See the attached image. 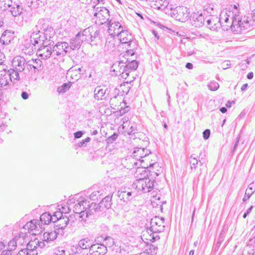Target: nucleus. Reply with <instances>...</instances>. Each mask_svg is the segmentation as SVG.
<instances>
[{"instance_id":"f257e3e1","label":"nucleus","mask_w":255,"mask_h":255,"mask_svg":"<svg viewBox=\"0 0 255 255\" xmlns=\"http://www.w3.org/2000/svg\"><path fill=\"white\" fill-rule=\"evenodd\" d=\"M235 15H232L231 17V22L230 23V27L233 32L236 34L241 33L243 30H250L251 26V20H248V18L244 17L243 18L237 17Z\"/></svg>"},{"instance_id":"f03ea898","label":"nucleus","mask_w":255,"mask_h":255,"mask_svg":"<svg viewBox=\"0 0 255 255\" xmlns=\"http://www.w3.org/2000/svg\"><path fill=\"white\" fill-rule=\"evenodd\" d=\"M154 180L149 178V176H144V178L136 179L132 184V186L138 190L143 192H149L154 188Z\"/></svg>"},{"instance_id":"7ed1b4c3","label":"nucleus","mask_w":255,"mask_h":255,"mask_svg":"<svg viewBox=\"0 0 255 255\" xmlns=\"http://www.w3.org/2000/svg\"><path fill=\"white\" fill-rule=\"evenodd\" d=\"M96 11L94 12V17L97 18L96 23L102 25L110 20L109 10L105 7H98L95 8Z\"/></svg>"},{"instance_id":"20e7f679","label":"nucleus","mask_w":255,"mask_h":255,"mask_svg":"<svg viewBox=\"0 0 255 255\" xmlns=\"http://www.w3.org/2000/svg\"><path fill=\"white\" fill-rule=\"evenodd\" d=\"M171 15L176 20L184 22L188 19L189 12L186 7L178 6L171 9Z\"/></svg>"},{"instance_id":"39448f33","label":"nucleus","mask_w":255,"mask_h":255,"mask_svg":"<svg viewBox=\"0 0 255 255\" xmlns=\"http://www.w3.org/2000/svg\"><path fill=\"white\" fill-rule=\"evenodd\" d=\"M87 200L85 197L80 196L75 204L73 206V211L76 214H80L79 217L82 220L85 221L86 207Z\"/></svg>"},{"instance_id":"423d86ee","label":"nucleus","mask_w":255,"mask_h":255,"mask_svg":"<svg viewBox=\"0 0 255 255\" xmlns=\"http://www.w3.org/2000/svg\"><path fill=\"white\" fill-rule=\"evenodd\" d=\"M110 88L105 89L101 88V86H97L94 90V97L97 100L110 99L111 101L117 98V96H113L110 94Z\"/></svg>"},{"instance_id":"0eeeda50","label":"nucleus","mask_w":255,"mask_h":255,"mask_svg":"<svg viewBox=\"0 0 255 255\" xmlns=\"http://www.w3.org/2000/svg\"><path fill=\"white\" fill-rule=\"evenodd\" d=\"M164 221L163 218H159L157 216L151 219L150 228L147 229L146 232L148 233L163 232L165 228Z\"/></svg>"},{"instance_id":"6e6552de","label":"nucleus","mask_w":255,"mask_h":255,"mask_svg":"<svg viewBox=\"0 0 255 255\" xmlns=\"http://www.w3.org/2000/svg\"><path fill=\"white\" fill-rule=\"evenodd\" d=\"M43 35L41 33L36 30L33 32L30 37V43L32 45L36 46H42L45 44L51 45V42L44 39Z\"/></svg>"},{"instance_id":"1a4fd4ad","label":"nucleus","mask_w":255,"mask_h":255,"mask_svg":"<svg viewBox=\"0 0 255 255\" xmlns=\"http://www.w3.org/2000/svg\"><path fill=\"white\" fill-rule=\"evenodd\" d=\"M36 243H38V239H37L30 241L27 244L26 248L20 250L17 255H37Z\"/></svg>"},{"instance_id":"9d476101","label":"nucleus","mask_w":255,"mask_h":255,"mask_svg":"<svg viewBox=\"0 0 255 255\" xmlns=\"http://www.w3.org/2000/svg\"><path fill=\"white\" fill-rule=\"evenodd\" d=\"M118 197L124 203H127L136 196V193L132 192L126 187L121 188L118 192Z\"/></svg>"},{"instance_id":"9b49d317","label":"nucleus","mask_w":255,"mask_h":255,"mask_svg":"<svg viewBox=\"0 0 255 255\" xmlns=\"http://www.w3.org/2000/svg\"><path fill=\"white\" fill-rule=\"evenodd\" d=\"M111 72H114L116 76L121 75L123 79H126L127 77L123 76L126 73L125 63L123 61H117L114 63L111 68Z\"/></svg>"},{"instance_id":"f8f14e48","label":"nucleus","mask_w":255,"mask_h":255,"mask_svg":"<svg viewBox=\"0 0 255 255\" xmlns=\"http://www.w3.org/2000/svg\"><path fill=\"white\" fill-rule=\"evenodd\" d=\"M51 45L45 44L41 46L37 50V56L41 59L46 60L49 58L52 54L53 55Z\"/></svg>"},{"instance_id":"ddd939ff","label":"nucleus","mask_w":255,"mask_h":255,"mask_svg":"<svg viewBox=\"0 0 255 255\" xmlns=\"http://www.w3.org/2000/svg\"><path fill=\"white\" fill-rule=\"evenodd\" d=\"M107 25L108 26V32L109 35L113 36H117L124 29L122 24L119 21L112 22L111 19L107 23Z\"/></svg>"},{"instance_id":"4468645a","label":"nucleus","mask_w":255,"mask_h":255,"mask_svg":"<svg viewBox=\"0 0 255 255\" xmlns=\"http://www.w3.org/2000/svg\"><path fill=\"white\" fill-rule=\"evenodd\" d=\"M69 44L66 42H58L53 48V55L64 56L68 52Z\"/></svg>"},{"instance_id":"2eb2a0df","label":"nucleus","mask_w":255,"mask_h":255,"mask_svg":"<svg viewBox=\"0 0 255 255\" xmlns=\"http://www.w3.org/2000/svg\"><path fill=\"white\" fill-rule=\"evenodd\" d=\"M58 235H63L64 232H60L59 231L56 230L54 228L53 230H48L45 232L43 235V239L44 241H46L47 244L53 241L56 239Z\"/></svg>"},{"instance_id":"dca6fc26","label":"nucleus","mask_w":255,"mask_h":255,"mask_svg":"<svg viewBox=\"0 0 255 255\" xmlns=\"http://www.w3.org/2000/svg\"><path fill=\"white\" fill-rule=\"evenodd\" d=\"M27 63L24 57L16 56L12 61V66L18 71L22 72L26 66Z\"/></svg>"},{"instance_id":"f3484780","label":"nucleus","mask_w":255,"mask_h":255,"mask_svg":"<svg viewBox=\"0 0 255 255\" xmlns=\"http://www.w3.org/2000/svg\"><path fill=\"white\" fill-rule=\"evenodd\" d=\"M151 151L145 148L136 147L132 153V156L136 159L140 160L141 158L147 156Z\"/></svg>"},{"instance_id":"a211bd4d","label":"nucleus","mask_w":255,"mask_h":255,"mask_svg":"<svg viewBox=\"0 0 255 255\" xmlns=\"http://www.w3.org/2000/svg\"><path fill=\"white\" fill-rule=\"evenodd\" d=\"M42 62L39 59H32L27 62L26 67L29 71H33L35 72L41 69Z\"/></svg>"},{"instance_id":"6ab92c4d","label":"nucleus","mask_w":255,"mask_h":255,"mask_svg":"<svg viewBox=\"0 0 255 255\" xmlns=\"http://www.w3.org/2000/svg\"><path fill=\"white\" fill-rule=\"evenodd\" d=\"M125 63V67L126 70V74H125L123 76L127 77V78L129 76V73L131 71H134L137 68L138 66V62L135 60H131V61L129 60L128 58Z\"/></svg>"},{"instance_id":"aec40b11","label":"nucleus","mask_w":255,"mask_h":255,"mask_svg":"<svg viewBox=\"0 0 255 255\" xmlns=\"http://www.w3.org/2000/svg\"><path fill=\"white\" fill-rule=\"evenodd\" d=\"M121 42L123 44H130L131 42H135L132 40L133 37L126 30L123 29L121 32L117 35Z\"/></svg>"},{"instance_id":"412c9836","label":"nucleus","mask_w":255,"mask_h":255,"mask_svg":"<svg viewBox=\"0 0 255 255\" xmlns=\"http://www.w3.org/2000/svg\"><path fill=\"white\" fill-rule=\"evenodd\" d=\"M107 249L102 244H93L90 248V253L95 255H105L107 252Z\"/></svg>"},{"instance_id":"4be33fe9","label":"nucleus","mask_w":255,"mask_h":255,"mask_svg":"<svg viewBox=\"0 0 255 255\" xmlns=\"http://www.w3.org/2000/svg\"><path fill=\"white\" fill-rule=\"evenodd\" d=\"M92 245V242L88 238L83 239L78 242L77 247L76 248L77 250L76 252H81V250L87 249H89V251L90 252V248H91Z\"/></svg>"},{"instance_id":"5701e85b","label":"nucleus","mask_w":255,"mask_h":255,"mask_svg":"<svg viewBox=\"0 0 255 255\" xmlns=\"http://www.w3.org/2000/svg\"><path fill=\"white\" fill-rule=\"evenodd\" d=\"M190 21L192 25L196 27H200L203 25L205 19L202 13H194L191 17Z\"/></svg>"},{"instance_id":"b1692460","label":"nucleus","mask_w":255,"mask_h":255,"mask_svg":"<svg viewBox=\"0 0 255 255\" xmlns=\"http://www.w3.org/2000/svg\"><path fill=\"white\" fill-rule=\"evenodd\" d=\"M83 42L80 37V32H79L74 37L71 39L69 44V49L72 50L79 49Z\"/></svg>"},{"instance_id":"393cba45","label":"nucleus","mask_w":255,"mask_h":255,"mask_svg":"<svg viewBox=\"0 0 255 255\" xmlns=\"http://www.w3.org/2000/svg\"><path fill=\"white\" fill-rule=\"evenodd\" d=\"M69 218L67 216L59 218V220L56 223V226H54V228L62 232L69 223Z\"/></svg>"},{"instance_id":"a878e982","label":"nucleus","mask_w":255,"mask_h":255,"mask_svg":"<svg viewBox=\"0 0 255 255\" xmlns=\"http://www.w3.org/2000/svg\"><path fill=\"white\" fill-rule=\"evenodd\" d=\"M122 126L125 132L128 135L134 134L136 132V125L134 124H130V122H124Z\"/></svg>"},{"instance_id":"bb28decb","label":"nucleus","mask_w":255,"mask_h":255,"mask_svg":"<svg viewBox=\"0 0 255 255\" xmlns=\"http://www.w3.org/2000/svg\"><path fill=\"white\" fill-rule=\"evenodd\" d=\"M51 25H52L50 24V21L48 19L44 18L39 19L37 24L36 25V31H39V32L41 33Z\"/></svg>"},{"instance_id":"cd10ccee","label":"nucleus","mask_w":255,"mask_h":255,"mask_svg":"<svg viewBox=\"0 0 255 255\" xmlns=\"http://www.w3.org/2000/svg\"><path fill=\"white\" fill-rule=\"evenodd\" d=\"M98 208V206L97 205L96 203L92 202L89 204V202L87 201V205L86 207L85 211V221H86L87 218H88L89 215L94 214L95 212H99V210Z\"/></svg>"},{"instance_id":"c85d7f7f","label":"nucleus","mask_w":255,"mask_h":255,"mask_svg":"<svg viewBox=\"0 0 255 255\" xmlns=\"http://www.w3.org/2000/svg\"><path fill=\"white\" fill-rule=\"evenodd\" d=\"M13 33L7 30L4 31L0 38V42L3 45H8L13 39Z\"/></svg>"},{"instance_id":"c756f323","label":"nucleus","mask_w":255,"mask_h":255,"mask_svg":"<svg viewBox=\"0 0 255 255\" xmlns=\"http://www.w3.org/2000/svg\"><path fill=\"white\" fill-rule=\"evenodd\" d=\"M92 33L90 37L91 44H96L99 42L102 38V30L100 28H97L96 30H92Z\"/></svg>"},{"instance_id":"7c9ffc66","label":"nucleus","mask_w":255,"mask_h":255,"mask_svg":"<svg viewBox=\"0 0 255 255\" xmlns=\"http://www.w3.org/2000/svg\"><path fill=\"white\" fill-rule=\"evenodd\" d=\"M242 255H255V243L254 241L250 240L248 245L244 250Z\"/></svg>"},{"instance_id":"2f4dec72","label":"nucleus","mask_w":255,"mask_h":255,"mask_svg":"<svg viewBox=\"0 0 255 255\" xmlns=\"http://www.w3.org/2000/svg\"><path fill=\"white\" fill-rule=\"evenodd\" d=\"M19 72H20L18 71L17 70L13 68L7 70L6 74L9 77L11 82L13 83H16L20 79Z\"/></svg>"},{"instance_id":"473e14b6","label":"nucleus","mask_w":255,"mask_h":255,"mask_svg":"<svg viewBox=\"0 0 255 255\" xmlns=\"http://www.w3.org/2000/svg\"><path fill=\"white\" fill-rule=\"evenodd\" d=\"M220 21H218V19H208L206 21L207 27L211 30H216L221 25V23H219Z\"/></svg>"},{"instance_id":"72a5a7b5","label":"nucleus","mask_w":255,"mask_h":255,"mask_svg":"<svg viewBox=\"0 0 255 255\" xmlns=\"http://www.w3.org/2000/svg\"><path fill=\"white\" fill-rule=\"evenodd\" d=\"M227 230V229L224 226L223 228V229L222 230L220 236L218 239V241L215 245L214 246V250L215 252H217L218 251L219 248L221 246V245L223 243V242L224 240V238L226 236V231Z\"/></svg>"},{"instance_id":"f704fd0d","label":"nucleus","mask_w":255,"mask_h":255,"mask_svg":"<svg viewBox=\"0 0 255 255\" xmlns=\"http://www.w3.org/2000/svg\"><path fill=\"white\" fill-rule=\"evenodd\" d=\"M255 191V183L253 182L250 183L246 190L245 196L243 199V202H246L250 199L251 196Z\"/></svg>"},{"instance_id":"c9c22d12","label":"nucleus","mask_w":255,"mask_h":255,"mask_svg":"<svg viewBox=\"0 0 255 255\" xmlns=\"http://www.w3.org/2000/svg\"><path fill=\"white\" fill-rule=\"evenodd\" d=\"M23 7L21 4L14 2L13 5L10 8V12L13 16L20 15L23 11Z\"/></svg>"},{"instance_id":"e433bc0d","label":"nucleus","mask_w":255,"mask_h":255,"mask_svg":"<svg viewBox=\"0 0 255 255\" xmlns=\"http://www.w3.org/2000/svg\"><path fill=\"white\" fill-rule=\"evenodd\" d=\"M41 34L43 35V37L45 38V40L51 42V39L54 36L55 31L53 26L51 25L47 29L41 32Z\"/></svg>"},{"instance_id":"4c0bfd02","label":"nucleus","mask_w":255,"mask_h":255,"mask_svg":"<svg viewBox=\"0 0 255 255\" xmlns=\"http://www.w3.org/2000/svg\"><path fill=\"white\" fill-rule=\"evenodd\" d=\"M93 27H89L85 29L82 33L80 32V37L82 40L83 41L90 42V37L91 33H92V30Z\"/></svg>"},{"instance_id":"58836bf2","label":"nucleus","mask_w":255,"mask_h":255,"mask_svg":"<svg viewBox=\"0 0 255 255\" xmlns=\"http://www.w3.org/2000/svg\"><path fill=\"white\" fill-rule=\"evenodd\" d=\"M40 221L42 224L48 225L51 222V215L49 212L43 213L40 217Z\"/></svg>"},{"instance_id":"ea45409f","label":"nucleus","mask_w":255,"mask_h":255,"mask_svg":"<svg viewBox=\"0 0 255 255\" xmlns=\"http://www.w3.org/2000/svg\"><path fill=\"white\" fill-rule=\"evenodd\" d=\"M239 6V4L237 3L234 4L233 5H230L228 6V7L226 8V9H228L229 12L230 14H232V15H235L237 16V14H238L239 13V10L238 9Z\"/></svg>"},{"instance_id":"a19ab883","label":"nucleus","mask_w":255,"mask_h":255,"mask_svg":"<svg viewBox=\"0 0 255 255\" xmlns=\"http://www.w3.org/2000/svg\"><path fill=\"white\" fill-rule=\"evenodd\" d=\"M104 245L107 249V247H111L115 245V241L113 238L110 236L104 237L103 240Z\"/></svg>"},{"instance_id":"79ce46f5","label":"nucleus","mask_w":255,"mask_h":255,"mask_svg":"<svg viewBox=\"0 0 255 255\" xmlns=\"http://www.w3.org/2000/svg\"><path fill=\"white\" fill-rule=\"evenodd\" d=\"M72 83L70 82L65 83L62 86L59 87L57 89V92L59 93H64L68 91L71 87Z\"/></svg>"},{"instance_id":"37998d69","label":"nucleus","mask_w":255,"mask_h":255,"mask_svg":"<svg viewBox=\"0 0 255 255\" xmlns=\"http://www.w3.org/2000/svg\"><path fill=\"white\" fill-rule=\"evenodd\" d=\"M38 221L36 220H33L29 222V233H31L32 231H36L38 228V225L40 226V224H37Z\"/></svg>"},{"instance_id":"c03bdc74","label":"nucleus","mask_w":255,"mask_h":255,"mask_svg":"<svg viewBox=\"0 0 255 255\" xmlns=\"http://www.w3.org/2000/svg\"><path fill=\"white\" fill-rule=\"evenodd\" d=\"M189 162L192 169L193 168L195 169L198 162H199V160H198L197 159V156H195L194 154H192L189 157Z\"/></svg>"},{"instance_id":"a18cd8bd","label":"nucleus","mask_w":255,"mask_h":255,"mask_svg":"<svg viewBox=\"0 0 255 255\" xmlns=\"http://www.w3.org/2000/svg\"><path fill=\"white\" fill-rule=\"evenodd\" d=\"M132 45V48L127 49L126 52L128 55L133 56L134 55V50L136 49L137 45L136 42H131L130 44H128L127 46H130Z\"/></svg>"},{"instance_id":"49530a36","label":"nucleus","mask_w":255,"mask_h":255,"mask_svg":"<svg viewBox=\"0 0 255 255\" xmlns=\"http://www.w3.org/2000/svg\"><path fill=\"white\" fill-rule=\"evenodd\" d=\"M209 89L212 91H215L219 88V84L218 82L213 81H211L208 85Z\"/></svg>"},{"instance_id":"de8ad7c7","label":"nucleus","mask_w":255,"mask_h":255,"mask_svg":"<svg viewBox=\"0 0 255 255\" xmlns=\"http://www.w3.org/2000/svg\"><path fill=\"white\" fill-rule=\"evenodd\" d=\"M112 197L111 195H108L103 199V202L104 203V207L106 208H111L112 204Z\"/></svg>"},{"instance_id":"09e8293b","label":"nucleus","mask_w":255,"mask_h":255,"mask_svg":"<svg viewBox=\"0 0 255 255\" xmlns=\"http://www.w3.org/2000/svg\"><path fill=\"white\" fill-rule=\"evenodd\" d=\"M81 196L79 195H76L74 197H71L67 201L68 205L71 207H73V206L75 204L76 202L77 201V200L79 199Z\"/></svg>"},{"instance_id":"8fccbe9b","label":"nucleus","mask_w":255,"mask_h":255,"mask_svg":"<svg viewBox=\"0 0 255 255\" xmlns=\"http://www.w3.org/2000/svg\"><path fill=\"white\" fill-rule=\"evenodd\" d=\"M119 136L118 133L114 132L112 135L110 136L108 138L106 139V141L107 144H110L113 143L116 140Z\"/></svg>"},{"instance_id":"3c124183","label":"nucleus","mask_w":255,"mask_h":255,"mask_svg":"<svg viewBox=\"0 0 255 255\" xmlns=\"http://www.w3.org/2000/svg\"><path fill=\"white\" fill-rule=\"evenodd\" d=\"M53 255H73L63 250L62 248H58L54 253Z\"/></svg>"},{"instance_id":"603ef678","label":"nucleus","mask_w":255,"mask_h":255,"mask_svg":"<svg viewBox=\"0 0 255 255\" xmlns=\"http://www.w3.org/2000/svg\"><path fill=\"white\" fill-rule=\"evenodd\" d=\"M168 2L166 0H163L162 1H160V4L158 3H155V5L158 9L163 10L168 6Z\"/></svg>"},{"instance_id":"864d4df0","label":"nucleus","mask_w":255,"mask_h":255,"mask_svg":"<svg viewBox=\"0 0 255 255\" xmlns=\"http://www.w3.org/2000/svg\"><path fill=\"white\" fill-rule=\"evenodd\" d=\"M1 2L3 3V10H6L8 8H11L13 5L12 0H1Z\"/></svg>"},{"instance_id":"5fc2aeb1","label":"nucleus","mask_w":255,"mask_h":255,"mask_svg":"<svg viewBox=\"0 0 255 255\" xmlns=\"http://www.w3.org/2000/svg\"><path fill=\"white\" fill-rule=\"evenodd\" d=\"M101 195V193L99 191H94L92 192L91 194L89 195V198L91 200L95 201L99 198Z\"/></svg>"},{"instance_id":"6e6d98bb","label":"nucleus","mask_w":255,"mask_h":255,"mask_svg":"<svg viewBox=\"0 0 255 255\" xmlns=\"http://www.w3.org/2000/svg\"><path fill=\"white\" fill-rule=\"evenodd\" d=\"M7 66L3 64L2 62L0 63V74L1 76H5L7 74V70H6Z\"/></svg>"},{"instance_id":"4d7b16f0","label":"nucleus","mask_w":255,"mask_h":255,"mask_svg":"<svg viewBox=\"0 0 255 255\" xmlns=\"http://www.w3.org/2000/svg\"><path fill=\"white\" fill-rule=\"evenodd\" d=\"M130 108L129 106H125L124 108L121 107V108L118 111V115L123 116L125 114L127 113L129 111Z\"/></svg>"},{"instance_id":"13d9d810","label":"nucleus","mask_w":255,"mask_h":255,"mask_svg":"<svg viewBox=\"0 0 255 255\" xmlns=\"http://www.w3.org/2000/svg\"><path fill=\"white\" fill-rule=\"evenodd\" d=\"M231 14H230L229 13V14H227L226 12L225 13V14L224 15V16H225V18H223V16L222 15H221V18H220L219 20H218V21H220L221 20V22H219V23H221V24H222V20H224V22L226 23H229L230 22H229V17L231 16Z\"/></svg>"},{"instance_id":"bf43d9fd","label":"nucleus","mask_w":255,"mask_h":255,"mask_svg":"<svg viewBox=\"0 0 255 255\" xmlns=\"http://www.w3.org/2000/svg\"><path fill=\"white\" fill-rule=\"evenodd\" d=\"M205 151H201L199 155V162L200 165H202L205 162Z\"/></svg>"},{"instance_id":"052dcab7","label":"nucleus","mask_w":255,"mask_h":255,"mask_svg":"<svg viewBox=\"0 0 255 255\" xmlns=\"http://www.w3.org/2000/svg\"><path fill=\"white\" fill-rule=\"evenodd\" d=\"M91 140L90 137H87L85 139L82 140V141L79 142L77 144V146L78 147H82L83 146H85L88 142H89Z\"/></svg>"},{"instance_id":"680f3d73","label":"nucleus","mask_w":255,"mask_h":255,"mask_svg":"<svg viewBox=\"0 0 255 255\" xmlns=\"http://www.w3.org/2000/svg\"><path fill=\"white\" fill-rule=\"evenodd\" d=\"M36 244H37V247H39L41 249H42L44 247H48V244H47L46 243V241H43V239L42 238V241H39L38 240V243H36Z\"/></svg>"},{"instance_id":"e2e57ef3","label":"nucleus","mask_w":255,"mask_h":255,"mask_svg":"<svg viewBox=\"0 0 255 255\" xmlns=\"http://www.w3.org/2000/svg\"><path fill=\"white\" fill-rule=\"evenodd\" d=\"M159 232H155V233H148L150 234V236H151L152 235V242H155L156 241H157L159 239V236L158 235V233Z\"/></svg>"},{"instance_id":"0e129e2a","label":"nucleus","mask_w":255,"mask_h":255,"mask_svg":"<svg viewBox=\"0 0 255 255\" xmlns=\"http://www.w3.org/2000/svg\"><path fill=\"white\" fill-rule=\"evenodd\" d=\"M210 135V130L209 129H205L203 132V137L204 139H208Z\"/></svg>"},{"instance_id":"69168bd1","label":"nucleus","mask_w":255,"mask_h":255,"mask_svg":"<svg viewBox=\"0 0 255 255\" xmlns=\"http://www.w3.org/2000/svg\"><path fill=\"white\" fill-rule=\"evenodd\" d=\"M104 203L103 202V199L102 201L100 202L99 205H98V209L99 210V212H102L104 211L105 210L109 209V208H106V207H104Z\"/></svg>"},{"instance_id":"338daca9","label":"nucleus","mask_w":255,"mask_h":255,"mask_svg":"<svg viewBox=\"0 0 255 255\" xmlns=\"http://www.w3.org/2000/svg\"><path fill=\"white\" fill-rule=\"evenodd\" d=\"M98 7L96 6V4H94L92 6L91 8H88L87 10V12L89 14H93L94 16V12L96 11V9L95 8H97Z\"/></svg>"},{"instance_id":"774afa93","label":"nucleus","mask_w":255,"mask_h":255,"mask_svg":"<svg viewBox=\"0 0 255 255\" xmlns=\"http://www.w3.org/2000/svg\"><path fill=\"white\" fill-rule=\"evenodd\" d=\"M84 132L83 131L80 130L75 132L74 133V136L75 138H79L82 136V135L84 134Z\"/></svg>"}]
</instances>
